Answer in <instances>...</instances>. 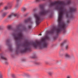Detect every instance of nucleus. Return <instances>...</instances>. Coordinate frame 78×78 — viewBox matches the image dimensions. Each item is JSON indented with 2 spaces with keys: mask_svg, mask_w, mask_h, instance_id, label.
Here are the masks:
<instances>
[{
  "mask_svg": "<svg viewBox=\"0 0 78 78\" xmlns=\"http://www.w3.org/2000/svg\"><path fill=\"white\" fill-rule=\"evenodd\" d=\"M39 8L41 11L39 13V14H40V16H45V15L47 14L48 13L50 12V10H44V5H39Z\"/></svg>",
  "mask_w": 78,
  "mask_h": 78,
  "instance_id": "4",
  "label": "nucleus"
},
{
  "mask_svg": "<svg viewBox=\"0 0 78 78\" xmlns=\"http://www.w3.org/2000/svg\"><path fill=\"white\" fill-rule=\"evenodd\" d=\"M24 22L26 23H27L28 22H31V23H33V22H31V19L30 18H28L27 19L25 20H24Z\"/></svg>",
  "mask_w": 78,
  "mask_h": 78,
  "instance_id": "15",
  "label": "nucleus"
},
{
  "mask_svg": "<svg viewBox=\"0 0 78 78\" xmlns=\"http://www.w3.org/2000/svg\"><path fill=\"white\" fill-rule=\"evenodd\" d=\"M22 27V24H19L18 25H17L16 26V29H15L14 30V31L15 32H17L18 31L20 30V28H21Z\"/></svg>",
  "mask_w": 78,
  "mask_h": 78,
  "instance_id": "9",
  "label": "nucleus"
},
{
  "mask_svg": "<svg viewBox=\"0 0 78 78\" xmlns=\"http://www.w3.org/2000/svg\"><path fill=\"white\" fill-rule=\"evenodd\" d=\"M27 78H29V76L27 75L26 76Z\"/></svg>",
  "mask_w": 78,
  "mask_h": 78,
  "instance_id": "41",
  "label": "nucleus"
},
{
  "mask_svg": "<svg viewBox=\"0 0 78 78\" xmlns=\"http://www.w3.org/2000/svg\"><path fill=\"white\" fill-rule=\"evenodd\" d=\"M67 40H65L64 41H63V42H62L61 45V47H63V46H64V45L65 44H66V42H67Z\"/></svg>",
  "mask_w": 78,
  "mask_h": 78,
  "instance_id": "18",
  "label": "nucleus"
},
{
  "mask_svg": "<svg viewBox=\"0 0 78 78\" xmlns=\"http://www.w3.org/2000/svg\"><path fill=\"white\" fill-rule=\"evenodd\" d=\"M34 16L35 17L36 19V24L37 25H39L40 23H41V22H39V21H40V20L41 19V17L39 16V15L37 14H34Z\"/></svg>",
  "mask_w": 78,
  "mask_h": 78,
  "instance_id": "6",
  "label": "nucleus"
},
{
  "mask_svg": "<svg viewBox=\"0 0 78 78\" xmlns=\"http://www.w3.org/2000/svg\"><path fill=\"white\" fill-rule=\"evenodd\" d=\"M20 2V0H16V3L15 6V8H18L19 7H20V4L19 3Z\"/></svg>",
  "mask_w": 78,
  "mask_h": 78,
  "instance_id": "13",
  "label": "nucleus"
},
{
  "mask_svg": "<svg viewBox=\"0 0 78 78\" xmlns=\"http://www.w3.org/2000/svg\"><path fill=\"white\" fill-rule=\"evenodd\" d=\"M7 28H8V30H12V27L11 26H9L7 27Z\"/></svg>",
  "mask_w": 78,
  "mask_h": 78,
  "instance_id": "19",
  "label": "nucleus"
},
{
  "mask_svg": "<svg viewBox=\"0 0 78 78\" xmlns=\"http://www.w3.org/2000/svg\"><path fill=\"white\" fill-rule=\"evenodd\" d=\"M32 27V26H31V25H29L28 26V28L29 29H31Z\"/></svg>",
  "mask_w": 78,
  "mask_h": 78,
  "instance_id": "29",
  "label": "nucleus"
},
{
  "mask_svg": "<svg viewBox=\"0 0 78 78\" xmlns=\"http://www.w3.org/2000/svg\"><path fill=\"white\" fill-rule=\"evenodd\" d=\"M26 10H27V9L25 7L23 8L22 9V12H24V11H25Z\"/></svg>",
  "mask_w": 78,
  "mask_h": 78,
  "instance_id": "22",
  "label": "nucleus"
},
{
  "mask_svg": "<svg viewBox=\"0 0 78 78\" xmlns=\"http://www.w3.org/2000/svg\"><path fill=\"white\" fill-rule=\"evenodd\" d=\"M50 39L49 37L46 36L45 37H43L41 38V41L39 42L36 41L35 42H33L31 43L28 41L26 42V44H24L23 45L24 47V49L22 51H21V53H24L27 52L28 51H30L31 50V47L30 46V45L31 44L33 47L35 48H37L38 46H40L41 44L42 46H40V49H43L44 48H47L48 46V43L45 42V40H49Z\"/></svg>",
  "mask_w": 78,
  "mask_h": 78,
  "instance_id": "1",
  "label": "nucleus"
},
{
  "mask_svg": "<svg viewBox=\"0 0 78 78\" xmlns=\"http://www.w3.org/2000/svg\"><path fill=\"white\" fill-rule=\"evenodd\" d=\"M12 35L14 37V39L16 40V43H18L17 41L20 40V39H23V37H23V33L22 32H20L18 34V37L16 36V34L14 33H13Z\"/></svg>",
  "mask_w": 78,
  "mask_h": 78,
  "instance_id": "5",
  "label": "nucleus"
},
{
  "mask_svg": "<svg viewBox=\"0 0 78 78\" xmlns=\"http://www.w3.org/2000/svg\"><path fill=\"white\" fill-rule=\"evenodd\" d=\"M2 50V47H0V51H1Z\"/></svg>",
  "mask_w": 78,
  "mask_h": 78,
  "instance_id": "40",
  "label": "nucleus"
},
{
  "mask_svg": "<svg viewBox=\"0 0 78 78\" xmlns=\"http://www.w3.org/2000/svg\"><path fill=\"white\" fill-rule=\"evenodd\" d=\"M25 60H22V61H25Z\"/></svg>",
  "mask_w": 78,
  "mask_h": 78,
  "instance_id": "43",
  "label": "nucleus"
},
{
  "mask_svg": "<svg viewBox=\"0 0 78 78\" xmlns=\"http://www.w3.org/2000/svg\"><path fill=\"white\" fill-rule=\"evenodd\" d=\"M59 54H60V55H61V54H60V52L59 53Z\"/></svg>",
  "mask_w": 78,
  "mask_h": 78,
  "instance_id": "48",
  "label": "nucleus"
},
{
  "mask_svg": "<svg viewBox=\"0 0 78 78\" xmlns=\"http://www.w3.org/2000/svg\"><path fill=\"white\" fill-rule=\"evenodd\" d=\"M16 44L17 45V46L16 48V54H18L19 52V48H20V44L16 43Z\"/></svg>",
  "mask_w": 78,
  "mask_h": 78,
  "instance_id": "12",
  "label": "nucleus"
},
{
  "mask_svg": "<svg viewBox=\"0 0 78 78\" xmlns=\"http://www.w3.org/2000/svg\"><path fill=\"white\" fill-rule=\"evenodd\" d=\"M5 63L6 65H8V62L7 61L5 62Z\"/></svg>",
  "mask_w": 78,
  "mask_h": 78,
  "instance_id": "32",
  "label": "nucleus"
},
{
  "mask_svg": "<svg viewBox=\"0 0 78 78\" xmlns=\"http://www.w3.org/2000/svg\"><path fill=\"white\" fill-rule=\"evenodd\" d=\"M45 63H46V64H49V62H46Z\"/></svg>",
  "mask_w": 78,
  "mask_h": 78,
  "instance_id": "39",
  "label": "nucleus"
},
{
  "mask_svg": "<svg viewBox=\"0 0 78 78\" xmlns=\"http://www.w3.org/2000/svg\"><path fill=\"white\" fill-rule=\"evenodd\" d=\"M3 10H2L1 12H3Z\"/></svg>",
  "mask_w": 78,
  "mask_h": 78,
  "instance_id": "46",
  "label": "nucleus"
},
{
  "mask_svg": "<svg viewBox=\"0 0 78 78\" xmlns=\"http://www.w3.org/2000/svg\"><path fill=\"white\" fill-rule=\"evenodd\" d=\"M41 1H42V0H36V2H41Z\"/></svg>",
  "mask_w": 78,
  "mask_h": 78,
  "instance_id": "31",
  "label": "nucleus"
},
{
  "mask_svg": "<svg viewBox=\"0 0 78 78\" xmlns=\"http://www.w3.org/2000/svg\"><path fill=\"white\" fill-rule=\"evenodd\" d=\"M76 11V8L74 7H71L69 8V12H74Z\"/></svg>",
  "mask_w": 78,
  "mask_h": 78,
  "instance_id": "10",
  "label": "nucleus"
},
{
  "mask_svg": "<svg viewBox=\"0 0 78 78\" xmlns=\"http://www.w3.org/2000/svg\"><path fill=\"white\" fill-rule=\"evenodd\" d=\"M0 30H2V27L1 26H0Z\"/></svg>",
  "mask_w": 78,
  "mask_h": 78,
  "instance_id": "42",
  "label": "nucleus"
},
{
  "mask_svg": "<svg viewBox=\"0 0 78 78\" xmlns=\"http://www.w3.org/2000/svg\"><path fill=\"white\" fill-rule=\"evenodd\" d=\"M35 64H36V65H40V63L36 62L35 63Z\"/></svg>",
  "mask_w": 78,
  "mask_h": 78,
  "instance_id": "30",
  "label": "nucleus"
},
{
  "mask_svg": "<svg viewBox=\"0 0 78 78\" xmlns=\"http://www.w3.org/2000/svg\"><path fill=\"white\" fill-rule=\"evenodd\" d=\"M53 15H52V14H51L49 15V17H52Z\"/></svg>",
  "mask_w": 78,
  "mask_h": 78,
  "instance_id": "33",
  "label": "nucleus"
},
{
  "mask_svg": "<svg viewBox=\"0 0 78 78\" xmlns=\"http://www.w3.org/2000/svg\"><path fill=\"white\" fill-rule=\"evenodd\" d=\"M2 75L0 74V78H3V77H2Z\"/></svg>",
  "mask_w": 78,
  "mask_h": 78,
  "instance_id": "36",
  "label": "nucleus"
},
{
  "mask_svg": "<svg viewBox=\"0 0 78 78\" xmlns=\"http://www.w3.org/2000/svg\"><path fill=\"white\" fill-rule=\"evenodd\" d=\"M65 28V26L64 24H61V22L59 21V27L56 28V27H54L52 29L51 31H47V34H53L55 33V31L57 33L55 36L53 37V40H56V39L58 37V35L59 34L61 33V31L62 30H64Z\"/></svg>",
  "mask_w": 78,
  "mask_h": 78,
  "instance_id": "3",
  "label": "nucleus"
},
{
  "mask_svg": "<svg viewBox=\"0 0 78 78\" xmlns=\"http://www.w3.org/2000/svg\"><path fill=\"white\" fill-rule=\"evenodd\" d=\"M33 11L34 12H35V11H37V9H34Z\"/></svg>",
  "mask_w": 78,
  "mask_h": 78,
  "instance_id": "37",
  "label": "nucleus"
},
{
  "mask_svg": "<svg viewBox=\"0 0 78 78\" xmlns=\"http://www.w3.org/2000/svg\"><path fill=\"white\" fill-rule=\"evenodd\" d=\"M9 41L10 39H7L6 40V43L7 45H8L9 47V49L10 51H12V45L9 44Z\"/></svg>",
  "mask_w": 78,
  "mask_h": 78,
  "instance_id": "7",
  "label": "nucleus"
},
{
  "mask_svg": "<svg viewBox=\"0 0 78 78\" xmlns=\"http://www.w3.org/2000/svg\"><path fill=\"white\" fill-rule=\"evenodd\" d=\"M66 78H72V77L70 75H68L67 76Z\"/></svg>",
  "mask_w": 78,
  "mask_h": 78,
  "instance_id": "28",
  "label": "nucleus"
},
{
  "mask_svg": "<svg viewBox=\"0 0 78 78\" xmlns=\"http://www.w3.org/2000/svg\"><path fill=\"white\" fill-rule=\"evenodd\" d=\"M45 0H41V1H45Z\"/></svg>",
  "mask_w": 78,
  "mask_h": 78,
  "instance_id": "45",
  "label": "nucleus"
},
{
  "mask_svg": "<svg viewBox=\"0 0 78 78\" xmlns=\"http://www.w3.org/2000/svg\"><path fill=\"white\" fill-rule=\"evenodd\" d=\"M3 3L2 2H1L0 3V7L1 6V5H3Z\"/></svg>",
  "mask_w": 78,
  "mask_h": 78,
  "instance_id": "38",
  "label": "nucleus"
},
{
  "mask_svg": "<svg viewBox=\"0 0 78 78\" xmlns=\"http://www.w3.org/2000/svg\"><path fill=\"white\" fill-rule=\"evenodd\" d=\"M65 56L66 58H73L74 56L73 55L72 56H70L69 54L66 53L65 54Z\"/></svg>",
  "mask_w": 78,
  "mask_h": 78,
  "instance_id": "14",
  "label": "nucleus"
},
{
  "mask_svg": "<svg viewBox=\"0 0 78 78\" xmlns=\"http://www.w3.org/2000/svg\"><path fill=\"white\" fill-rule=\"evenodd\" d=\"M36 55H34L33 57H31V58L32 59H34V58H36Z\"/></svg>",
  "mask_w": 78,
  "mask_h": 78,
  "instance_id": "24",
  "label": "nucleus"
},
{
  "mask_svg": "<svg viewBox=\"0 0 78 78\" xmlns=\"http://www.w3.org/2000/svg\"><path fill=\"white\" fill-rule=\"evenodd\" d=\"M23 30H25V31H26V30H27V28L25 27V26H23Z\"/></svg>",
  "mask_w": 78,
  "mask_h": 78,
  "instance_id": "26",
  "label": "nucleus"
},
{
  "mask_svg": "<svg viewBox=\"0 0 78 78\" xmlns=\"http://www.w3.org/2000/svg\"><path fill=\"white\" fill-rule=\"evenodd\" d=\"M62 50H61V51H62Z\"/></svg>",
  "mask_w": 78,
  "mask_h": 78,
  "instance_id": "47",
  "label": "nucleus"
},
{
  "mask_svg": "<svg viewBox=\"0 0 78 78\" xmlns=\"http://www.w3.org/2000/svg\"><path fill=\"white\" fill-rule=\"evenodd\" d=\"M39 36H42V34H39Z\"/></svg>",
  "mask_w": 78,
  "mask_h": 78,
  "instance_id": "44",
  "label": "nucleus"
},
{
  "mask_svg": "<svg viewBox=\"0 0 78 78\" xmlns=\"http://www.w3.org/2000/svg\"><path fill=\"white\" fill-rule=\"evenodd\" d=\"M12 78H15V76L14 75V74H12Z\"/></svg>",
  "mask_w": 78,
  "mask_h": 78,
  "instance_id": "35",
  "label": "nucleus"
},
{
  "mask_svg": "<svg viewBox=\"0 0 78 78\" xmlns=\"http://www.w3.org/2000/svg\"><path fill=\"white\" fill-rule=\"evenodd\" d=\"M70 2H71V0H69L67 2V3L68 5H69L70 4Z\"/></svg>",
  "mask_w": 78,
  "mask_h": 78,
  "instance_id": "25",
  "label": "nucleus"
},
{
  "mask_svg": "<svg viewBox=\"0 0 78 78\" xmlns=\"http://www.w3.org/2000/svg\"><path fill=\"white\" fill-rule=\"evenodd\" d=\"M65 49L66 50H68V49H69V45L67 44L66 45L65 47Z\"/></svg>",
  "mask_w": 78,
  "mask_h": 78,
  "instance_id": "21",
  "label": "nucleus"
},
{
  "mask_svg": "<svg viewBox=\"0 0 78 78\" xmlns=\"http://www.w3.org/2000/svg\"><path fill=\"white\" fill-rule=\"evenodd\" d=\"M2 54L0 55V57L1 59L4 60L5 61H7V59L3 55H1Z\"/></svg>",
  "mask_w": 78,
  "mask_h": 78,
  "instance_id": "16",
  "label": "nucleus"
},
{
  "mask_svg": "<svg viewBox=\"0 0 78 78\" xmlns=\"http://www.w3.org/2000/svg\"><path fill=\"white\" fill-rule=\"evenodd\" d=\"M28 13H26V14L24 15V17H26L27 16V15H28Z\"/></svg>",
  "mask_w": 78,
  "mask_h": 78,
  "instance_id": "34",
  "label": "nucleus"
},
{
  "mask_svg": "<svg viewBox=\"0 0 78 78\" xmlns=\"http://www.w3.org/2000/svg\"><path fill=\"white\" fill-rule=\"evenodd\" d=\"M64 3L62 2L61 1H58V2L55 1V2H52L49 5V7H52L53 6L56 5L55 8L58 10L59 13L58 14L59 20L61 19V17H62L63 14L64 12H66V18H71L72 19H74L75 16L72 15V14H69V12L66 11V9H65L63 10H62V7L61 5H64Z\"/></svg>",
  "mask_w": 78,
  "mask_h": 78,
  "instance_id": "2",
  "label": "nucleus"
},
{
  "mask_svg": "<svg viewBox=\"0 0 78 78\" xmlns=\"http://www.w3.org/2000/svg\"><path fill=\"white\" fill-rule=\"evenodd\" d=\"M11 6H10V5L9 4V5H8V6H6L4 8V9H5V10H6V9H8V8H11Z\"/></svg>",
  "mask_w": 78,
  "mask_h": 78,
  "instance_id": "20",
  "label": "nucleus"
},
{
  "mask_svg": "<svg viewBox=\"0 0 78 78\" xmlns=\"http://www.w3.org/2000/svg\"><path fill=\"white\" fill-rule=\"evenodd\" d=\"M8 13L7 12H4L2 14V18H4V17H6V16L7 15Z\"/></svg>",
  "mask_w": 78,
  "mask_h": 78,
  "instance_id": "17",
  "label": "nucleus"
},
{
  "mask_svg": "<svg viewBox=\"0 0 78 78\" xmlns=\"http://www.w3.org/2000/svg\"><path fill=\"white\" fill-rule=\"evenodd\" d=\"M62 20V17L61 18V19L60 20H59V18H58V26H59V22H60V24H61V25H62L63 24H64V26H65V28H64V29H63L61 31H62V30H63V33H66V30H65V29H66V27H67L66 26V24L65 23H61V20Z\"/></svg>",
  "mask_w": 78,
  "mask_h": 78,
  "instance_id": "8",
  "label": "nucleus"
},
{
  "mask_svg": "<svg viewBox=\"0 0 78 78\" xmlns=\"http://www.w3.org/2000/svg\"><path fill=\"white\" fill-rule=\"evenodd\" d=\"M14 16V17H18L19 16V15L17 13H12V14L9 15L8 16V19H10L11 17H12V16Z\"/></svg>",
  "mask_w": 78,
  "mask_h": 78,
  "instance_id": "11",
  "label": "nucleus"
},
{
  "mask_svg": "<svg viewBox=\"0 0 78 78\" xmlns=\"http://www.w3.org/2000/svg\"><path fill=\"white\" fill-rule=\"evenodd\" d=\"M67 25L66 23H65L66 24V27H68V25L69 24V23H70V21L69 20H67Z\"/></svg>",
  "mask_w": 78,
  "mask_h": 78,
  "instance_id": "23",
  "label": "nucleus"
},
{
  "mask_svg": "<svg viewBox=\"0 0 78 78\" xmlns=\"http://www.w3.org/2000/svg\"><path fill=\"white\" fill-rule=\"evenodd\" d=\"M48 75H50V76L52 75L53 74V73L51 72H49L48 73Z\"/></svg>",
  "mask_w": 78,
  "mask_h": 78,
  "instance_id": "27",
  "label": "nucleus"
}]
</instances>
